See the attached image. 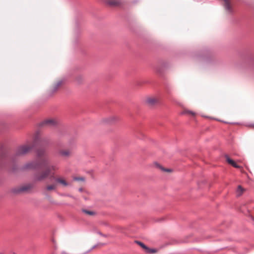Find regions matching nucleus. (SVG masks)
Wrapping results in <instances>:
<instances>
[{"label": "nucleus", "mask_w": 254, "mask_h": 254, "mask_svg": "<svg viewBox=\"0 0 254 254\" xmlns=\"http://www.w3.org/2000/svg\"><path fill=\"white\" fill-rule=\"evenodd\" d=\"M29 169H44V170L39 175L38 178L39 180H43L47 178L52 173V170L57 169L55 166H47L43 160H35L32 163L27 165Z\"/></svg>", "instance_id": "nucleus-1"}, {"label": "nucleus", "mask_w": 254, "mask_h": 254, "mask_svg": "<svg viewBox=\"0 0 254 254\" xmlns=\"http://www.w3.org/2000/svg\"><path fill=\"white\" fill-rule=\"evenodd\" d=\"M34 144L28 140L25 143L18 146L14 150L13 156L15 157L23 156L28 154L34 148Z\"/></svg>", "instance_id": "nucleus-2"}, {"label": "nucleus", "mask_w": 254, "mask_h": 254, "mask_svg": "<svg viewBox=\"0 0 254 254\" xmlns=\"http://www.w3.org/2000/svg\"><path fill=\"white\" fill-rule=\"evenodd\" d=\"M32 188L30 184L23 185L16 187L12 189V192L15 193H22L29 191Z\"/></svg>", "instance_id": "nucleus-3"}, {"label": "nucleus", "mask_w": 254, "mask_h": 254, "mask_svg": "<svg viewBox=\"0 0 254 254\" xmlns=\"http://www.w3.org/2000/svg\"><path fill=\"white\" fill-rule=\"evenodd\" d=\"M59 156L64 158H70L73 157V152L69 148H61L57 152Z\"/></svg>", "instance_id": "nucleus-4"}, {"label": "nucleus", "mask_w": 254, "mask_h": 254, "mask_svg": "<svg viewBox=\"0 0 254 254\" xmlns=\"http://www.w3.org/2000/svg\"><path fill=\"white\" fill-rule=\"evenodd\" d=\"M159 102L158 99L154 96L146 97L144 100V104L149 107H152L157 104Z\"/></svg>", "instance_id": "nucleus-5"}, {"label": "nucleus", "mask_w": 254, "mask_h": 254, "mask_svg": "<svg viewBox=\"0 0 254 254\" xmlns=\"http://www.w3.org/2000/svg\"><path fill=\"white\" fill-rule=\"evenodd\" d=\"M120 120L118 116L113 115L102 119V122L106 124L112 125L117 123Z\"/></svg>", "instance_id": "nucleus-6"}, {"label": "nucleus", "mask_w": 254, "mask_h": 254, "mask_svg": "<svg viewBox=\"0 0 254 254\" xmlns=\"http://www.w3.org/2000/svg\"><path fill=\"white\" fill-rule=\"evenodd\" d=\"M36 154L39 158H47L49 156V152L46 148H39L37 149Z\"/></svg>", "instance_id": "nucleus-7"}, {"label": "nucleus", "mask_w": 254, "mask_h": 254, "mask_svg": "<svg viewBox=\"0 0 254 254\" xmlns=\"http://www.w3.org/2000/svg\"><path fill=\"white\" fill-rule=\"evenodd\" d=\"M105 2L111 6H119L122 4L121 0H106Z\"/></svg>", "instance_id": "nucleus-8"}, {"label": "nucleus", "mask_w": 254, "mask_h": 254, "mask_svg": "<svg viewBox=\"0 0 254 254\" xmlns=\"http://www.w3.org/2000/svg\"><path fill=\"white\" fill-rule=\"evenodd\" d=\"M223 5L225 9L229 12H231L233 10L232 5L229 0H222Z\"/></svg>", "instance_id": "nucleus-9"}, {"label": "nucleus", "mask_w": 254, "mask_h": 254, "mask_svg": "<svg viewBox=\"0 0 254 254\" xmlns=\"http://www.w3.org/2000/svg\"><path fill=\"white\" fill-rule=\"evenodd\" d=\"M58 123L57 121L54 119H50L45 120L44 124L49 126H54Z\"/></svg>", "instance_id": "nucleus-10"}, {"label": "nucleus", "mask_w": 254, "mask_h": 254, "mask_svg": "<svg viewBox=\"0 0 254 254\" xmlns=\"http://www.w3.org/2000/svg\"><path fill=\"white\" fill-rule=\"evenodd\" d=\"M56 181L64 187L68 186V183L63 178H57Z\"/></svg>", "instance_id": "nucleus-11"}, {"label": "nucleus", "mask_w": 254, "mask_h": 254, "mask_svg": "<svg viewBox=\"0 0 254 254\" xmlns=\"http://www.w3.org/2000/svg\"><path fill=\"white\" fill-rule=\"evenodd\" d=\"M245 189L243 188L241 186H239L236 190V195L238 197L241 196L245 192Z\"/></svg>", "instance_id": "nucleus-12"}, {"label": "nucleus", "mask_w": 254, "mask_h": 254, "mask_svg": "<svg viewBox=\"0 0 254 254\" xmlns=\"http://www.w3.org/2000/svg\"><path fill=\"white\" fill-rule=\"evenodd\" d=\"M229 164L231 165L234 167L236 168H240L241 167L239 165L235 160H226Z\"/></svg>", "instance_id": "nucleus-13"}, {"label": "nucleus", "mask_w": 254, "mask_h": 254, "mask_svg": "<svg viewBox=\"0 0 254 254\" xmlns=\"http://www.w3.org/2000/svg\"><path fill=\"white\" fill-rule=\"evenodd\" d=\"M154 166L156 168H158L160 169V170H161L162 171H164V172H171L172 171V170L171 169H165L164 168H163L162 166H161L160 164H159L157 162L154 163Z\"/></svg>", "instance_id": "nucleus-14"}, {"label": "nucleus", "mask_w": 254, "mask_h": 254, "mask_svg": "<svg viewBox=\"0 0 254 254\" xmlns=\"http://www.w3.org/2000/svg\"><path fill=\"white\" fill-rule=\"evenodd\" d=\"M62 82L61 81H58L56 84H54L52 87L51 88V91L52 92L56 91L58 88L61 86Z\"/></svg>", "instance_id": "nucleus-15"}, {"label": "nucleus", "mask_w": 254, "mask_h": 254, "mask_svg": "<svg viewBox=\"0 0 254 254\" xmlns=\"http://www.w3.org/2000/svg\"><path fill=\"white\" fill-rule=\"evenodd\" d=\"M182 114H187L190 115L191 116H195L196 114L195 113L193 112V111H190L188 110H184L183 112L182 113Z\"/></svg>", "instance_id": "nucleus-16"}, {"label": "nucleus", "mask_w": 254, "mask_h": 254, "mask_svg": "<svg viewBox=\"0 0 254 254\" xmlns=\"http://www.w3.org/2000/svg\"><path fill=\"white\" fill-rule=\"evenodd\" d=\"M8 157L6 155V153L2 150V147H0V158H5Z\"/></svg>", "instance_id": "nucleus-17"}, {"label": "nucleus", "mask_w": 254, "mask_h": 254, "mask_svg": "<svg viewBox=\"0 0 254 254\" xmlns=\"http://www.w3.org/2000/svg\"><path fill=\"white\" fill-rule=\"evenodd\" d=\"M82 211L85 214L88 215H90V216L94 215L95 214V212H94L93 211H91V210H88L83 209V210H82Z\"/></svg>", "instance_id": "nucleus-18"}, {"label": "nucleus", "mask_w": 254, "mask_h": 254, "mask_svg": "<svg viewBox=\"0 0 254 254\" xmlns=\"http://www.w3.org/2000/svg\"><path fill=\"white\" fill-rule=\"evenodd\" d=\"M56 185H55V184H53V185H48L46 187V189L49 190V191H50V190H54L56 189Z\"/></svg>", "instance_id": "nucleus-19"}, {"label": "nucleus", "mask_w": 254, "mask_h": 254, "mask_svg": "<svg viewBox=\"0 0 254 254\" xmlns=\"http://www.w3.org/2000/svg\"><path fill=\"white\" fill-rule=\"evenodd\" d=\"M145 252L149 254H154L157 252V250L154 249H150L147 247V249L146 250Z\"/></svg>", "instance_id": "nucleus-20"}, {"label": "nucleus", "mask_w": 254, "mask_h": 254, "mask_svg": "<svg viewBox=\"0 0 254 254\" xmlns=\"http://www.w3.org/2000/svg\"><path fill=\"white\" fill-rule=\"evenodd\" d=\"M84 80V77L82 75H78L76 77V80L78 83L82 82Z\"/></svg>", "instance_id": "nucleus-21"}, {"label": "nucleus", "mask_w": 254, "mask_h": 254, "mask_svg": "<svg viewBox=\"0 0 254 254\" xmlns=\"http://www.w3.org/2000/svg\"><path fill=\"white\" fill-rule=\"evenodd\" d=\"M137 243L145 251L147 249V247L145 246L143 243L140 242H137Z\"/></svg>", "instance_id": "nucleus-22"}, {"label": "nucleus", "mask_w": 254, "mask_h": 254, "mask_svg": "<svg viewBox=\"0 0 254 254\" xmlns=\"http://www.w3.org/2000/svg\"><path fill=\"white\" fill-rule=\"evenodd\" d=\"M75 181H84L85 179L83 177H75L74 178Z\"/></svg>", "instance_id": "nucleus-23"}, {"label": "nucleus", "mask_w": 254, "mask_h": 254, "mask_svg": "<svg viewBox=\"0 0 254 254\" xmlns=\"http://www.w3.org/2000/svg\"><path fill=\"white\" fill-rule=\"evenodd\" d=\"M225 157H226L225 159H231L230 157L228 155H226Z\"/></svg>", "instance_id": "nucleus-24"}, {"label": "nucleus", "mask_w": 254, "mask_h": 254, "mask_svg": "<svg viewBox=\"0 0 254 254\" xmlns=\"http://www.w3.org/2000/svg\"><path fill=\"white\" fill-rule=\"evenodd\" d=\"M41 142H45V139L44 138L42 139V140H41Z\"/></svg>", "instance_id": "nucleus-25"}, {"label": "nucleus", "mask_w": 254, "mask_h": 254, "mask_svg": "<svg viewBox=\"0 0 254 254\" xmlns=\"http://www.w3.org/2000/svg\"><path fill=\"white\" fill-rule=\"evenodd\" d=\"M0 254H4V253H1V252H0Z\"/></svg>", "instance_id": "nucleus-26"}, {"label": "nucleus", "mask_w": 254, "mask_h": 254, "mask_svg": "<svg viewBox=\"0 0 254 254\" xmlns=\"http://www.w3.org/2000/svg\"><path fill=\"white\" fill-rule=\"evenodd\" d=\"M37 139V136L35 137V139L36 140Z\"/></svg>", "instance_id": "nucleus-27"}, {"label": "nucleus", "mask_w": 254, "mask_h": 254, "mask_svg": "<svg viewBox=\"0 0 254 254\" xmlns=\"http://www.w3.org/2000/svg\"><path fill=\"white\" fill-rule=\"evenodd\" d=\"M79 190H80V191H81V190H82V189H79Z\"/></svg>", "instance_id": "nucleus-28"}]
</instances>
